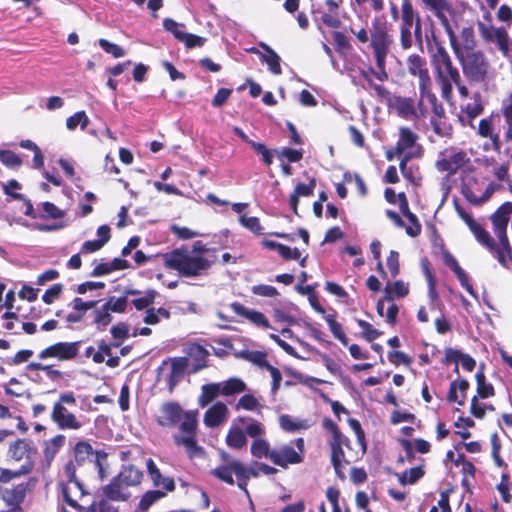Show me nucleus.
<instances>
[{"label":"nucleus","instance_id":"obj_26","mask_svg":"<svg viewBox=\"0 0 512 512\" xmlns=\"http://www.w3.org/2000/svg\"><path fill=\"white\" fill-rule=\"evenodd\" d=\"M102 495L113 502H127L131 498V492L116 477L101 488Z\"/></svg>","mask_w":512,"mask_h":512},{"label":"nucleus","instance_id":"obj_57","mask_svg":"<svg viewBox=\"0 0 512 512\" xmlns=\"http://www.w3.org/2000/svg\"><path fill=\"white\" fill-rule=\"evenodd\" d=\"M326 321L329 325V328L333 334V336L339 340L344 346L348 345V338L342 328V325L337 322L332 315H328L325 317Z\"/></svg>","mask_w":512,"mask_h":512},{"label":"nucleus","instance_id":"obj_41","mask_svg":"<svg viewBox=\"0 0 512 512\" xmlns=\"http://www.w3.org/2000/svg\"><path fill=\"white\" fill-rule=\"evenodd\" d=\"M219 395H221V388L219 383L205 384L201 387V394L198 398V404L201 407H206Z\"/></svg>","mask_w":512,"mask_h":512},{"label":"nucleus","instance_id":"obj_50","mask_svg":"<svg viewBox=\"0 0 512 512\" xmlns=\"http://www.w3.org/2000/svg\"><path fill=\"white\" fill-rule=\"evenodd\" d=\"M251 454L259 459L265 457L270 460L272 449H270V445L267 440L258 438L254 439L251 444Z\"/></svg>","mask_w":512,"mask_h":512},{"label":"nucleus","instance_id":"obj_8","mask_svg":"<svg viewBox=\"0 0 512 512\" xmlns=\"http://www.w3.org/2000/svg\"><path fill=\"white\" fill-rule=\"evenodd\" d=\"M458 59L465 77L470 83L485 82L489 70V62L481 50L462 53L458 45L451 48Z\"/></svg>","mask_w":512,"mask_h":512},{"label":"nucleus","instance_id":"obj_34","mask_svg":"<svg viewBox=\"0 0 512 512\" xmlns=\"http://www.w3.org/2000/svg\"><path fill=\"white\" fill-rule=\"evenodd\" d=\"M280 427L290 433L306 430L311 426V422L307 419L294 418L284 414L279 417Z\"/></svg>","mask_w":512,"mask_h":512},{"label":"nucleus","instance_id":"obj_14","mask_svg":"<svg viewBox=\"0 0 512 512\" xmlns=\"http://www.w3.org/2000/svg\"><path fill=\"white\" fill-rule=\"evenodd\" d=\"M74 462L81 467L86 463H92L98 470L100 479H103L105 469L103 467V461L107 458V453L103 450H94L92 445L87 441H78L74 446Z\"/></svg>","mask_w":512,"mask_h":512},{"label":"nucleus","instance_id":"obj_51","mask_svg":"<svg viewBox=\"0 0 512 512\" xmlns=\"http://www.w3.org/2000/svg\"><path fill=\"white\" fill-rule=\"evenodd\" d=\"M157 295V291L148 289L143 296L134 298L131 303L139 311L148 309L154 303Z\"/></svg>","mask_w":512,"mask_h":512},{"label":"nucleus","instance_id":"obj_2","mask_svg":"<svg viewBox=\"0 0 512 512\" xmlns=\"http://www.w3.org/2000/svg\"><path fill=\"white\" fill-rule=\"evenodd\" d=\"M477 135L487 140L483 149L496 154L501 153L504 144L512 143V91L501 100L496 111L479 121Z\"/></svg>","mask_w":512,"mask_h":512},{"label":"nucleus","instance_id":"obj_60","mask_svg":"<svg viewBox=\"0 0 512 512\" xmlns=\"http://www.w3.org/2000/svg\"><path fill=\"white\" fill-rule=\"evenodd\" d=\"M240 223L247 229H249L251 232L262 235L263 234V227L260 223V220L258 217L255 216H246L242 215L239 219Z\"/></svg>","mask_w":512,"mask_h":512},{"label":"nucleus","instance_id":"obj_12","mask_svg":"<svg viewBox=\"0 0 512 512\" xmlns=\"http://www.w3.org/2000/svg\"><path fill=\"white\" fill-rule=\"evenodd\" d=\"M470 163L467 152L455 146H449L439 152L435 168L441 173L453 176Z\"/></svg>","mask_w":512,"mask_h":512},{"label":"nucleus","instance_id":"obj_58","mask_svg":"<svg viewBox=\"0 0 512 512\" xmlns=\"http://www.w3.org/2000/svg\"><path fill=\"white\" fill-rule=\"evenodd\" d=\"M421 265H422V269H423V273L425 275L426 281L428 283L429 294L432 298L435 299L438 297V294L436 291V278L430 268V263H429L428 259L422 260Z\"/></svg>","mask_w":512,"mask_h":512},{"label":"nucleus","instance_id":"obj_63","mask_svg":"<svg viewBox=\"0 0 512 512\" xmlns=\"http://www.w3.org/2000/svg\"><path fill=\"white\" fill-rule=\"evenodd\" d=\"M98 44L107 54H111L114 58H120L125 55V51L122 47L108 41L107 39H99Z\"/></svg>","mask_w":512,"mask_h":512},{"label":"nucleus","instance_id":"obj_17","mask_svg":"<svg viewBox=\"0 0 512 512\" xmlns=\"http://www.w3.org/2000/svg\"><path fill=\"white\" fill-rule=\"evenodd\" d=\"M81 343V341L56 342L40 351L38 358L41 360L53 358L60 362L72 361L79 355Z\"/></svg>","mask_w":512,"mask_h":512},{"label":"nucleus","instance_id":"obj_11","mask_svg":"<svg viewBox=\"0 0 512 512\" xmlns=\"http://www.w3.org/2000/svg\"><path fill=\"white\" fill-rule=\"evenodd\" d=\"M503 189L501 183L491 181L487 184L485 190L479 194L480 180L476 177H469L466 180H462L461 183V194L465 200L473 206L479 207L487 203L493 194Z\"/></svg>","mask_w":512,"mask_h":512},{"label":"nucleus","instance_id":"obj_16","mask_svg":"<svg viewBox=\"0 0 512 512\" xmlns=\"http://www.w3.org/2000/svg\"><path fill=\"white\" fill-rule=\"evenodd\" d=\"M77 467H78V465L73 460H70L65 464L63 471H64L65 477L67 478L68 483L61 482L60 487H61V492H62V496H63L65 503L67 505H69L70 507H72L73 509H75L76 511L83 512L84 507L82 505H80L78 503V501L72 497L71 488L69 486V484H74L75 488H77L79 491L80 498L83 497L84 495H86V493H87L84 490L83 484L80 482V480L76 476V468Z\"/></svg>","mask_w":512,"mask_h":512},{"label":"nucleus","instance_id":"obj_38","mask_svg":"<svg viewBox=\"0 0 512 512\" xmlns=\"http://www.w3.org/2000/svg\"><path fill=\"white\" fill-rule=\"evenodd\" d=\"M222 396H233L247 390L246 383L237 377H231L226 381L219 382Z\"/></svg>","mask_w":512,"mask_h":512},{"label":"nucleus","instance_id":"obj_56","mask_svg":"<svg viewBox=\"0 0 512 512\" xmlns=\"http://www.w3.org/2000/svg\"><path fill=\"white\" fill-rule=\"evenodd\" d=\"M0 161L11 169H18L22 165L21 158L11 150H0Z\"/></svg>","mask_w":512,"mask_h":512},{"label":"nucleus","instance_id":"obj_15","mask_svg":"<svg viewBox=\"0 0 512 512\" xmlns=\"http://www.w3.org/2000/svg\"><path fill=\"white\" fill-rule=\"evenodd\" d=\"M197 416L198 412L188 413L185 421H182L179 426V430L183 435L174 436L175 444L178 446H184L190 457H193L197 452L202 451V448L198 446L196 439V431L198 426Z\"/></svg>","mask_w":512,"mask_h":512},{"label":"nucleus","instance_id":"obj_23","mask_svg":"<svg viewBox=\"0 0 512 512\" xmlns=\"http://www.w3.org/2000/svg\"><path fill=\"white\" fill-rule=\"evenodd\" d=\"M303 458L290 445H283L278 449H272L270 461L282 468H287L289 464H298L302 462Z\"/></svg>","mask_w":512,"mask_h":512},{"label":"nucleus","instance_id":"obj_30","mask_svg":"<svg viewBox=\"0 0 512 512\" xmlns=\"http://www.w3.org/2000/svg\"><path fill=\"white\" fill-rule=\"evenodd\" d=\"M469 387L470 384L466 379L453 380L449 386L447 401L449 403H457L463 406L465 404L466 394Z\"/></svg>","mask_w":512,"mask_h":512},{"label":"nucleus","instance_id":"obj_6","mask_svg":"<svg viewBox=\"0 0 512 512\" xmlns=\"http://www.w3.org/2000/svg\"><path fill=\"white\" fill-rule=\"evenodd\" d=\"M165 266L176 270L183 277H197L205 274L212 262L202 256L192 255L185 249H174L163 254Z\"/></svg>","mask_w":512,"mask_h":512},{"label":"nucleus","instance_id":"obj_27","mask_svg":"<svg viewBox=\"0 0 512 512\" xmlns=\"http://www.w3.org/2000/svg\"><path fill=\"white\" fill-rule=\"evenodd\" d=\"M228 407L223 402H216L204 414V423L207 427L215 428L224 423L228 417Z\"/></svg>","mask_w":512,"mask_h":512},{"label":"nucleus","instance_id":"obj_49","mask_svg":"<svg viewBox=\"0 0 512 512\" xmlns=\"http://www.w3.org/2000/svg\"><path fill=\"white\" fill-rule=\"evenodd\" d=\"M483 111L484 104L480 93H475L473 95V102L466 104V106L463 108V112L470 120L481 115Z\"/></svg>","mask_w":512,"mask_h":512},{"label":"nucleus","instance_id":"obj_1","mask_svg":"<svg viewBox=\"0 0 512 512\" xmlns=\"http://www.w3.org/2000/svg\"><path fill=\"white\" fill-rule=\"evenodd\" d=\"M406 64L409 74L418 77L419 80L420 116L427 117L428 109L424 105L427 102L433 113L430 118L433 132L440 137H451L453 128L447 121L442 103L439 102L436 94L432 92V79L427 68L426 59L419 54H411L408 56Z\"/></svg>","mask_w":512,"mask_h":512},{"label":"nucleus","instance_id":"obj_7","mask_svg":"<svg viewBox=\"0 0 512 512\" xmlns=\"http://www.w3.org/2000/svg\"><path fill=\"white\" fill-rule=\"evenodd\" d=\"M76 405L77 400L73 391H64L59 394L50 415L52 422L59 430L77 431L83 427L82 417L77 416L70 410Z\"/></svg>","mask_w":512,"mask_h":512},{"label":"nucleus","instance_id":"obj_33","mask_svg":"<svg viewBox=\"0 0 512 512\" xmlns=\"http://www.w3.org/2000/svg\"><path fill=\"white\" fill-rule=\"evenodd\" d=\"M26 368L28 371H43L46 377L52 382L64 380L68 376L65 372L56 369L54 364L30 362Z\"/></svg>","mask_w":512,"mask_h":512},{"label":"nucleus","instance_id":"obj_36","mask_svg":"<svg viewBox=\"0 0 512 512\" xmlns=\"http://www.w3.org/2000/svg\"><path fill=\"white\" fill-rule=\"evenodd\" d=\"M476 383H477V397L481 399H486L489 397H493L495 395V389L493 385L486 381V376L484 373V364H481L479 370L475 375Z\"/></svg>","mask_w":512,"mask_h":512},{"label":"nucleus","instance_id":"obj_28","mask_svg":"<svg viewBox=\"0 0 512 512\" xmlns=\"http://www.w3.org/2000/svg\"><path fill=\"white\" fill-rule=\"evenodd\" d=\"M443 261L445 265H447L456 275L459 280L461 286L471 295H474L473 285L470 283L469 276L467 273L461 268L457 259L449 252H443Z\"/></svg>","mask_w":512,"mask_h":512},{"label":"nucleus","instance_id":"obj_29","mask_svg":"<svg viewBox=\"0 0 512 512\" xmlns=\"http://www.w3.org/2000/svg\"><path fill=\"white\" fill-rule=\"evenodd\" d=\"M115 477L129 489L141 484L143 472L132 464L123 465Z\"/></svg>","mask_w":512,"mask_h":512},{"label":"nucleus","instance_id":"obj_3","mask_svg":"<svg viewBox=\"0 0 512 512\" xmlns=\"http://www.w3.org/2000/svg\"><path fill=\"white\" fill-rule=\"evenodd\" d=\"M350 32L356 37L359 44L369 43L376 66V69H370V71L380 82L387 81L389 74L386 69V59L394 43L387 21L382 17H374L369 30L364 26L358 30L351 27Z\"/></svg>","mask_w":512,"mask_h":512},{"label":"nucleus","instance_id":"obj_20","mask_svg":"<svg viewBox=\"0 0 512 512\" xmlns=\"http://www.w3.org/2000/svg\"><path fill=\"white\" fill-rule=\"evenodd\" d=\"M512 215V202L507 201L501 204L489 217L492 229L497 238L508 237L507 227Z\"/></svg>","mask_w":512,"mask_h":512},{"label":"nucleus","instance_id":"obj_42","mask_svg":"<svg viewBox=\"0 0 512 512\" xmlns=\"http://www.w3.org/2000/svg\"><path fill=\"white\" fill-rule=\"evenodd\" d=\"M385 299L393 301L394 298H404L409 294V287L402 280H396L392 285L389 283L384 289Z\"/></svg>","mask_w":512,"mask_h":512},{"label":"nucleus","instance_id":"obj_18","mask_svg":"<svg viewBox=\"0 0 512 512\" xmlns=\"http://www.w3.org/2000/svg\"><path fill=\"white\" fill-rule=\"evenodd\" d=\"M160 414L156 417V422L160 427L173 428L180 426L185 421L186 416L195 410L184 411L182 406L176 401L164 402L159 408Z\"/></svg>","mask_w":512,"mask_h":512},{"label":"nucleus","instance_id":"obj_32","mask_svg":"<svg viewBox=\"0 0 512 512\" xmlns=\"http://www.w3.org/2000/svg\"><path fill=\"white\" fill-rule=\"evenodd\" d=\"M221 457L225 462H229V464L216 467L211 471V474L229 485H234V479L232 476L233 473L235 474L234 467L236 464L242 463L237 460L230 461V456L227 453H222Z\"/></svg>","mask_w":512,"mask_h":512},{"label":"nucleus","instance_id":"obj_55","mask_svg":"<svg viewBox=\"0 0 512 512\" xmlns=\"http://www.w3.org/2000/svg\"><path fill=\"white\" fill-rule=\"evenodd\" d=\"M239 357L261 368L267 364L266 353L262 351L243 350L239 353Z\"/></svg>","mask_w":512,"mask_h":512},{"label":"nucleus","instance_id":"obj_62","mask_svg":"<svg viewBox=\"0 0 512 512\" xmlns=\"http://www.w3.org/2000/svg\"><path fill=\"white\" fill-rule=\"evenodd\" d=\"M250 147L262 157V161L266 166H270L273 162V153L264 143L251 142Z\"/></svg>","mask_w":512,"mask_h":512},{"label":"nucleus","instance_id":"obj_40","mask_svg":"<svg viewBox=\"0 0 512 512\" xmlns=\"http://www.w3.org/2000/svg\"><path fill=\"white\" fill-rule=\"evenodd\" d=\"M328 13L322 15V22L332 28H339L342 24L339 18V3L335 0H326Z\"/></svg>","mask_w":512,"mask_h":512},{"label":"nucleus","instance_id":"obj_31","mask_svg":"<svg viewBox=\"0 0 512 512\" xmlns=\"http://www.w3.org/2000/svg\"><path fill=\"white\" fill-rule=\"evenodd\" d=\"M186 353L196 361L192 368L193 373H197L208 367L207 358L209 356V351L204 346L196 342L190 343L186 348Z\"/></svg>","mask_w":512,"mask_h":512},{"label":"nucleus","instance_id":"obj_19","mask_svg":"<svg viewBox=\"0 0 512 512\" xmlns=\"http://www.w3.org/2000/svg\"><path fill=\"white\" fill-rule=\"evenodd\" d=\"M455 210L458 216L465 222L476 240L486 249L493 248L495 240L490 233L482 227L461 205L455 203Z\"/></svg>","mask_w":512,"mask_h":512},{"label":"nucleus","instance_id":"obj_47","mask_svg":"<svg viewBox=\"0 0 512 512\" xmlns=\"http://www.w3.org/2000/svg\"><path fill=\"white\" fill-rule=\"evenodd\" d=\"M226 444L233 449H242L247 445L244 431L240 428H231L226 435Z\"/></svg>","mask_w":512,"mask_h":512},{"label":"nucleus","instance_id":"obj_24","mask_svg":"<svg viewBox=\"0 0 512 512\" xmlns=\"http://www.w3.org/2000/svg\"><path fill=\"white\" fill-rule=\"evenodd\" d=\"M488 250L503 268L512 270V247L508 237L498 238V243L494 242L493 248Z\"/></svg>","mask_w":512,"mask_h":512},{"label":"nucleus","instance_id":"obj_22","mask_svg":"<svg viewBox=\"0 0 512 512\" xmlns=\"http://www.w3.org/2000/svg\"><path fill=\"white\" fill-rule=\"evenodd\" d=\"M400 19V27L412 29L413 25H415L414 35L419 41H422L421 18L411 0L402 1Z\"/></svg>","mask_w":512,"mask_h":512},{"label":"nucleus","instance_id":"obj_10","mask_svg":"<svg viewBox=\"0 0 512 512\" xmlns=\"http://www.w3.org/2000/svg\"><path fill=\"white\" fill-rule=\"evenodd\" d=\"M375 93L381 101L386 103L389 110L395 112L399 117L406 120L423 118L420 116L419 103L416 107V101L413 97L392 94L386 87H375Z\"/></svg>","mask_w":512,"mask_h":512},{"label":"nucleus","instance_id":"obj_53","mask_svg":"<svg viewBox=\"0 0 512 512\" xmlns=\"http://www.w3.org/2000/svg\"><path fill=\"white\" fill-rule=\"evenodd\" d=\"M80 125L81 129L84 130L89 125V118L85 111H78L67 118L66 127L68 130H75Z\"/></svg>","mask_w":512,"mask_h":512},{"label":"nucleus","instance_id":"obj_35","mask_svg":"<svg viewBox=\"0 0 512 512\" xmlns=\"http://www.w3.org/2000/svg\"><path fill=\"white\" fill-rule=\"evenodd\" d=\"M457 45L463 54L477 50L475 33L472 26L462 28L460 36H457Z\"/></svg>","mask_w":512,"mask_h":512},{"label":"nucleus","instance_id":"obj_37","mask_svg":"<svg viewBox=\"0 0 512 512\" xmlns=\"http://www.w3.org/2000/svg\"><path fill=\"white\" fill-rule=\"evenodd\" d=\"M65 443L66 436L63 434H57L51 439L45 441L43 454L46 461L50 463L55 458L60 449L65 445Z\"/></svg>","mask_w":512,"mask_h":512},{"label":"nucleus","instance_id":"obj_54","mask_svg":"<svg viewBox=\"0 0 512 512\" xmlns=\"http://www.w3.org/2000/svg\"><path fill=\"white\" fill-rule=\"evenodd\" d=\"M260 59L268 65V69L271 73L275 75L282 73L281 59L275 51H271L270 54H260Z\"/></svg>","mask_w":512,"mask_h":512},{"label":"nucleus","instance_id":"obj_61","mask_svg":"<svg viewBox=\"0 0 512 512\" xmlns=\"http://www.w3.org/2000/svg\"><path fill=\"white\" fill-rule=\"evenodd\" d=\"M357 324L362 329V337L368 342L374 341L382 334V332L374 329L373 326L365 320L358 319Z\"/></svg>","mask_w":512,"mask_h":512},{"label":"nucleus","instance_id":"obj_39","mask_svg":"<svg viewBox=\"0 0 512 512\" xmlns=\"http://www.w3.org/2000/svg\"><path fill=\"white\" fill-rule=\"evenodd\" d=\"M27 484L21 483L14 486L11 489H5L3 491V499L9 505L18 506L20 505L26 496Z\"/></svg>","mask_w":512,"mask_h":512},{"label":"nucleus","instance_id":"obj_48","mask_svg":"<svg viewBox=\"0 0 512 512\" xmlns=\"http://www.w3.org/2000/svg\"><path fill=\"white\" fill-rule=\"evenodd\" d=\"M424 470L421 466L413 467L405 470L401 474H397L398 481L401 485L415 484L424 476Z\"/></svg>","mask_w":512,"mask_h":512},{"label":"nucleus","instance_id":"obj_5","mask_svg":"<svg viewBox=\"0 0 512 512\" xmlns=\"http://www.w3.org/2000/svg\"><path fill=\"white\" fill-rule=\"evenodd\" d=\"M431 65L434 69L436 81L440 86L442 97L450 99L453 93V84H459L461 74L453 64L449 52L438 41L435 42L434 50L431 53Z\"/></svg>","mask_w":512,"mask_h":512},{"label":"nucleus","instance_id":"obj_45","mask_svg":"<svg viewBox=\"0 0 512 512\" xmlns=\"http://www.w3.org/2000/svg\"><path fill=\"white\" fill-rule=\"evenodd\" d=\"M334 49L336 52L347 55L353 50L349 38L341 31H333L331 33Z\"/></svg>","mask_w":512,"mask_h":512},{"label":"nucleus","instance_id":"obj_52","mask_svg":"<svg viewBox=\"0 0 512 512\" xmlns=\"http://www.w3.org/2000/svg\"><path fill=\"white\" fill-rule=\"evenodd\" d=\"M104 305L107 307L110 313H125L128 307V299L126 296L121 297H109Z\"/></svg>","mask_w":512,"mask_h":512},{"label":"nucleus","instance_id":"obj_59","mask_svg":"<svg viewBox=\"0 0 512 512\" xmlns=\"http://www.w3.org/2000/svg\"><path fill=\"white\" fill-rule=\"evenodd\" d=\"M44 214L40 218L62 219L65 211L58 208L54 203L46 201L41 204Z\"/></svg>","mask_w":512,"mask_h":512},{"label":"nucleus","instance_id":"obj_13","mask_svg":"<svg viewBox=\"0 0 512 512\" xmlns=\"http://www.w3.org/2000/svg\"><path fill=\"white\" fill-rule=\"evenodd\" d=\"M437 18L449 38L451 48L457 45L456 22L449 19L447 14H454V9L448 0H421Z\"/></svg>","mask_w":512,"mask_h":512},{"label":"nucleus","instance_id":"obj_4","mask_svg":"<svg viewBox=\"0 0 512 512\" xmlns=\"http://www.w3.org/2000/svg\"><path fill=\"white\" fill-rule=\"evenodd\" d=\"M323 427L330 433L327 444L330 451V462L336 476L344 481L346 468L360 460L366 453V442L353 443L339 429L338 425L329 418L322 421Z\"/></svg>","mask_w":512,"mask_h":512},{"label":"nucleus","instance_id":"obj_64","mask_svg":"<svg viewBox=\"0 0 512 512\" xmlns=\"http://www.w3.org/2000/svg\"><path fill=\"white\" fill-rule=\"evenodd\" d=\"M163 27L166 31L173 34V36L180 42L183 38L184 31L181 28L184 27V24L178 23L171 18H165L163 20Z\"/></svg>","mask_w":512,"mask_h":512},{"label":"nucleus","instance_id":"obj_9","mask_svg":"<svg viewBox=\"0 0 512 512\" xmlns=\"http://www.w3.org/2000/svg\"><path fill=\"white\" fill-rule=\"evenodd\" d=\"M38 454L34 442L28 438H18L9 442L6 461L9 464H19L23 472H32L35 466V459Z\"/></svg>","mask_w":512,"mask_h":512},{"label":"nucleus","instance_id":"obj_44","mask_svg":"<svg viewBox=\"0 0 512 512\" xmlns=\"http://www.w3.org/2000/svg\"><path fill=\"white\" fill-rule=\"evenodd\" d=\"M491 42L497 46L498 50L504 56H508L510 52L511 40L507 30L504 27H498L497 31H494L493 40H491Z\"/></svg>","mask_w":512,"mask_h":512},{"label":"nucleus","instance_id":"obj_43","mask_svg":"<svg viewBox=\"0 0 512 512\" xmlns=\"http://www.w3.org/2000/svg\"><path fill=\"white\" fill-rule=\"evenodd\" d=\"M93 324L97 330L104 331L112 322L113 317L104 303L93 310Z\"/></svg>","mask_w":512,"mask_h":512},{"label":"nucleus","instance_id":"obj_21","mask_svg":"<svg viewBox=\"0 0 512 512\" xmlns=\"http://www.w3.org/2000/svg\"><path fill=\"white\" fill-rule=\"evenodd\" d=\"M418 140L419 136L414 130L407 126H401L398 130L396 152L398 154L421 153Z\"/></svg>","mask_w":512,"mask_h":512},{"label":"nucleus","instance_id":"obj_25","mask_svg":"<svg viewBox=\"0 0 512 512\" xmlns=\"http://www.w3.org/2000/svg\"><path fill=\"white\" fill-rule=\"evenodd\" d=\"M230 308L236 315L249 320L255 326L264 329L270 328L269 320L262 312L248 309L240 302L231 303Z\"/></svg>","mask_w":512,"mask_h":512},{"label":"nucleus","instance_id":"obj_46","mask_svg":"<svg viewBox=\"0 0 512 512\" xmlns=\"http://www.w3.org/2000/svg\"><path fill=\"white\" fill-rule=\"evenodd\" d=\"M166 496V493L161 490H148L146 491L139 503H138V510L142 512H147L149 508L155 504L160 499L164 498Z\"/></svg>","mask_w":512,"mask_h":512}]
</instances>
